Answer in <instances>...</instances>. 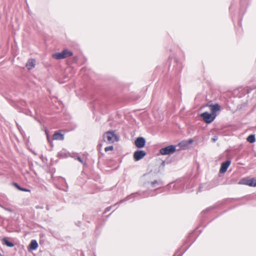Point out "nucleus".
<instances>
[{
	"label": "nucleus",
	"mask_w": 256,
	"mask_h": 256,
	"mask_svg": "<svg viewBox=\"0 0 256 256\" xmlns=\"http://www.w3.org/2000/svg\"><path fill=\"white\" fill-rule=\"evenodd\" d=\"M239 184L250 186H256V178H244L239 182Z\"/></svg>",
	"instance_id": "nucleus-8"
},
{
	"label": "nucleus",
	"mask_w": 256,
	"mask_h": 256,
	"mask_svg": "<svg viewBox=\"0 0 256 256\" xmlns=\"http://www.w3.org/2000/svg\"><path fill=\"white\" fill-rule=\"evenodd\" d=\"M72 158H74V159L78 160L82 164H84V162L83 160L80 156H76V157L73 156Z\"/></svg>",
	"instance_id": "nucleus-23"
},
{
	"label": "nucleus",
	"mask_w": 256,
	"mask_h": 256,
	"mask_svg": "<svg viewBox=\"0 0 256 256\" xmlns=\"http://www.w3.org/2000/svg\"><path fill=\"white\" fill-rule=\"evenodd\" d=\"M145 176H146L148 178L149 177V174L144 175Z\"/></svg>",
	"instance_id": "nucleus-33"
},
{
	"label": "nucleus",
	"mask_w": 256,
	"mask_h": 256,
	"mask_svg": "<svg viewBox=\"0 0 256 256\" xmlns=\"http://www.w3.org/2000/svg\"><path fill=\"white\" fill-rule=\"evenodd\" d=\"M146 154L143 150H137L134 154V158L135 161H138L144 158Z\"/></svg>",
	"instance_id": "nucleus-9"
},
{
	"label": "nucleus",
	"mask_w": 256,
	"mask_h": 256,
	"mask_svg": "<svg viewBox=\"0 0 256 256\" xmlns=\"http://www.w3.org/2000/svg\"><path fill=\"white\" fill-rule=\"evenodd\" d=\"M38 246L37 241L35 240H32L28 245V249L32 250H36L38 248Z\"/></svg>",
	"instance_id": "nucleus-14"
},
{
	"label": "nucleus",
	"mask_w": 256,
	"mask_h": 256,
	"mask_svg": "<svg viewBox=\"0 0 256 256\" xmlns=\"http://www.w3.org/2000/svg\"><path fill=\"white\" fill-rule=\"evenodd\" d=\"M46 210H49L48 206H46Z\"/></svg>",
	"instance_id": "nucleus-36"
},
{
	"label": "nucleus",
	"mask_w": 256,
	"mask_h": 256,
	"mask_svg": "<svg viewBox=\"0 0 256 256\" xmlns=\"http://www.w3.org/2000/svg\"><path fill=\"white\" fill-rule=\"evenodd\" d=\"M75 224L76 226H79L80 227L81 226V222L80 221H77L76 222H75Z\"/></svg>",
	"instance_id": "nucleus-27"
},
{
	"label": "nucleus",
	"mask_w": 256,
	"mask_h": 256,
	"mask_svg": "<svg viewBox=\"0 0 256 256\" xmlns=\"http://www.w3.org/2000/svg\"><path fill=\"white\" fill-rule=\"evenodd\" d=\"M245 12H246V10H243L242 8H240V12H239V16L240 17V18L239 22H238V24H239L240 26H242L241 21L242 20V16L244 14Z\"/></svg>",
	"instance_id": "nucleus-19"
},
{
	"label": "nucleus",
	"mask_w": 256,
	"mask_h": 256,
	"mask_svg": "<svg viewBox=\"0 0 256 256\" xmlns=\"http://www.w3.org/2000/svg\"><path fill=\"white\" fill-rule=\"evenodd\" d=\"M209 106L212 114H216V112L220 110V106L218 104H210Z\"/></svg>",
	"instance_id": "nucleus-13"
},
{
	"label": "nucleus",
	"mask_w": 256,
	"mask_h": 256,
	"mask_svg": "<svg viewBox=\"0 0 256 256\" xmlns=\"http://www.w3.org/2000/svg\"><path fill=\"white\" fill-rule=\"evenodd\" d=\"M47 139H48V141L50 142V139H49L48 136H47Z\"/></svg>",
	"instance_id": "nucleus-34"
},
{
	"label": "nucleus",
	"mask_w": 256,
	"mask_h": 256,
	"mask_svg": "<svg viewBox=\"0 0 256 256\" xmlns=\"http://www.w3.org/2000/svg\"><path fill=\"white\" fill-rule=\"evenodd\" d=\"M36 60L34 59L28 60L26 64V67L28 70H32L35 66Z\"/></svg>",
	"instance_id": "nucleus-16"
},
{
	"label": "nucleus",
	"mask_w": 256,
	"mask_h": 256,
	"mask_svg": "<svg viewBox=\"0 0 256 256\" xmlns=\"http://www.w3.org/2000/svg\"><path fill=\"white\" fill-rule=\"evenodd\" d=\"M164 164H165V162L163 161L162 163V164L164 166Z\"/></svg>",
	"instance_id": "nucleus-30"
},
{
	"label": "nucleus",
	"mask_w": 256,
	"mask_h": 256,
	"mask_svg": "<svg viewBox=\"0 0 256 256\" xmlns=\"http://www.w3.org/2000/svg\"><path fill=\"white\" fill-rule=\"evenodd\" d=\"M158 192H154V190H146V191H139L136 193L132 194L130 196H128L123 200H120L118 203H122L125 201H128L131 199L132 198H138V196H140V198H147L149 196H156Z\"/></svg>",
	"instance_id": "nucleus-1"
},
{
	"label": "nucleus",
	"mask_w": 256,
	"mask_h": 256,
	"mask_svg": "<svg viewBox=\"0 0 256 256\" xmlns=\"http://www.w3.org/2000/svg\"><path fill=\"white\" fill-rule=\"evenodd\" d=\"M114 212V210H112V213H113Z\"/></svg>",
	"instance_id": "nucleus-39"
},
{
	"label": "nucleus",
	"mask_w": 256,
	"mask_h": 256,
	"mask_svg": "<svg viewBox=\"0 0 256 256\" xmlns=\"http://www.w3.org/2000/svg\"><path fill=\"white\" fill-rule=\"evenodd\" d=\"M146 140L143 137H138L136 138L134 142V144L139 148H142L145 146Z\"/></svg>",
	"instance_id": "nucleus-10"
},
{
	"label": "nucleus",
	"mask_w": 256,
	"mask_h": 256,
	"mask_svg": "<svg viewBox=\"0 0 256 256\" xmlns=\"http://www.w3.org/2000/svg\"><path fill=\"white\" fill-rule=\"evenodd\" d=\"M230 164H231V161H230V160H229L222 162L221 164L219 172L220 174L224 173L227 170H228V168L229 167V166H230Z\"/></svg>",
	"instance_id": "nucleus-11"
},
{
	"label": "nucleus",
	"mask_w": 256,
	"mask_h": 256,
	"mask_svg": "<svg viewBox=\"0 0 256 256\" xmlns=\"http://www.w3.org/2000/svg\"><path fill=\"white\" fill-rule=\"evenodd\" d=\"M200 116L202 118L205 122L207 124H210L215 120L216 116V114L205 112L201 114Z\"/></svg>",
	"instance_id": "nucleus-3"
},
{
	"label": "nucleus",
	"mask_w": 256,
	"mask_h": 256,
	"mask_svg": "<svg viewBox=\"0 0 256 256\" xmlns=\"http://www.w3.org/2000/svg\"><path fill=\"white\" fill-rule=\"evenodd\" d=\"M35 118V120H38L39 122H40V120H38L36 118Z\"/></svg>",
	"instance_id": "nucleus-31"
},
{
	"label": "nucleus",
	"mask_w": 256,
	"mask_h": 256,
	"mask_svg": "<svg viewBox=\"0 0 256 256\" xmlns=\"http://www.w3.org/2000/svg\"><path fill=\"white\" fill-rule=\"evenodd\" d=\"M212 207H210V208H206V210H204L202 212L201 214H206V212H208V211H209L210 210H212Z\"/></svg>",
	"instance_id": "nucleus-24"
},
{
	"label": "nucleus",
	"mask_w": 256,
	"mask_h": 256,
	"mask_svg": "<svg viewBox=\"0 0 256 256\" xmlns=\"http://www.w3.org/2000/svg\"><path fill=\"white\" fill-rule=\"evenodd\" d=\"M218 139V137L217 136H214L212 138V142H216Z\"/></svg>",
	"instance_id": "nucleus-26"
},
{
	"label": "nucleus",
	"mask_w": 256,
	"mask_h": 256,
	"mask_svg": "<svg viewBox=\"0 0 256 256\" xmlns=\"http://www.w3.org/2000/svg\"><path fill=\"white\" fill-rule=\"evenodd\" d=\"M192 142V140H190V142Z\"/></svg>",
	"instance_id": "nucleus-37"
},
{
	"label": "nucleus",
	"mask_w": 256,
	"mask_h": 256,
	"mask_svg": "<svg viewBox=\"0 0 256 256\" xmlns=\"http://www.w3.org/2000/svg\"><path fill=\"white\" fill-rule=\"evenodd\" d=\"M246 140L250 143H254L256 142V137L254 134H250L248 136Z\"/></svg>",
	"instance_id": "nucleus-20"
},
{
	"label": "nucleus",
	"mask_w": 256,
	"mask_h": 256,
	"mask_svg": "<svg viewBox=\"0 0 256 256\" xmlns=\"http://www.w3.org/2000/svg\"><path fill=\"white\" fill-rule=\"evenodd\" d=\"M172 188L174 193L181 192L183 190L184 186L180 182L170 183L166 186V188L168 189Z\"/></svg>",
	"instance_id": "nucleus-7"
},
{
	"label": "nucleus",
	"mask_w": 256,
	"mask_h": 256,
	"mask_svg": "<svg viewBox=\"0 0 256 256\" xmlns=\"http://www.w3.org/2000/svg\"><path fill=\"white\" fill-rule=\"evenodd\" d=\"M114 150V146H106L104 148L105 152H108L109 150Z\"/></svg>",
	"instance_id": "nucleus-22"
},
{
	"label": "nucleus",
	"mask_w": 256,
	"mask_h": 256,
	"mask_svg": "<svg viewBox=\"0 0 256 256\" xmlns=\"http://www.w3.org/2000/svg\"><path fill=\"white\" fill-rule=\"evenodd\" d=\"M18 129L20 130V126H18Z\"/></svg>",
	"instance_id": "nucleus-35"
},
{
	"label": "nucleus",
	"mask_w": 256,
	"mask_h": 256,
	"mask_svg": "<svg viewBox=\"0 0 256 256\" xmlns=\"http://www.w3.org/2000/svg\"><path fill=\"white\" fill-rule=\"evenodd\" d=\"M26 114L27 115H30V116H32V112H31V111H30V110H28V111L26 113Z\"/></svg>",
	"instance_id": "nucleus-28"
},
{
	"label": "nucleus",
	"mask_w": 256,
	"mask_h": 256,
	"mask_svg": "<svg viewBox=\"0 0 256 256\" xmlns=\"http://www.w3.org/2000/svg\"><path fill=\"white\" fill-rule=\"evenodd\" d=\"M69 156L73 157V156H72L70 154L67 152V150L65 149L62 150L58 154V157L60 158H66Z\"/></svg>",
	"instance_id": "nucleus-12"
},
{
	"label": "nucleus",
	"mask_w": 256,
	"mask_h": 256,
	"mask_svg": "<svg viewBox=\"0 0 256 256\" xmlns=\"http://www.w3.org/2000/svg\"><path fill=\"white\" fill-rule=\"evenodd\" d=\"M102 144L101 143L98 144V146H102Z\"/></svg>",
	"instance_id": "nucleus-32"
},
{
	"label": "nucleus",
	"mask_w": 256,
	"mask_h": 256,
	"mask_svg": "<svg viewBox=\"0 0 256 256\" xmlns=\"http://www.w3.org/2000/svg\"><path fill=\"white\" fill-rule=\"evenodd\" d=\"M114 212V210H112V213H113Z\"/></svg>",
	"instance_id": "nucleus-38"
},
{
	"label": "nucleus",
	"mask_w": 256,
	"mask_h": 256,
	"mask_svg": "<svg viewBox=\"0 0 256 256\" xmlns=\"http://www.w3.org/2000/svg\"><path fill=\"white\" fill-rule=\"evenodd\" d=\"M52 138L55 140H63L64 139V135L60 132H56L53 134Z\"/></svg>",
	"instance_id": "nucleus-17"
},
{
	"label": "nucleus",
	"mask_w": 256,
	"mask_h": 256,
	"mask_svg": "<svg viewBox=\"0 0 256 256\" xmlns=\"http://www.w3.org/2000/svg\"><path fill=\"white\" fill-rule=\"evenodd\" d=\"M73 53L68 49H64L60 52H56L52 54V58L56 60L64 59L72 56Z\"/></svg>",
	"instance_id": "nucleus-2"
},
{
	"label": "nucleus",
	"mask_w": 256,
	"mask_h": 256,
	"mask_svg": "<svg viewBox=\"0 0 256 256\" xmlns=\"http://www.w3.org/2000/svg\"><path fill=\"white\" fill-rule=\"evenodd\" d=\"M2 244L8 247H13L14 244L13 242L10 241L8 238H4L2 240Z\"/></svg>",
	"instance_id": "nucleus-15"
},
{
	"label": "nucleus",
	"mask_w": 256,
	"mask_h": 256,
	"mask_svg": "<svg viewBox=\"0 0 256 256\" xmlns=\"http://www.w3.org/2000/svg\"><path fill=\"white\" fill-rule=\"evenodd\" d=\"M232 6H233L232 4H231V6L230 7V12H232V8H233Z\"/></svg>",
	"instance_id": "nucleus-29"
},
{
	"label": "nucleus",
	"mask_w": 256,
	"mask_h": 256,
	"mask_svg": "<svg viewBox=\"0 0 256 256\" xmlns=\"http://www.w3.org/2000/svg\"><path fill=\"white\" fill-rule=\"evenodd\" d=\"M114 212V210H112V213H113Z\"/></svg>",
	"instance_id": "nucleus-40"
},
{
	"label": "nucleus",
	"mask_w": 256,
	"mask_h": 256,
	"mask_svg": "<svg viewBox=\"0 0 256 256\" xmlns=\"http://www.w3.org/2000/svg\"><path fill=\"white\" fill-rule=\"evenodd\" d=\"M112 208V206H110L106 208L105 209L104 211V214H106V213L108 212H109L111 210Z\"/></svg>",
	"instance_id": "nucleus-25"
},
{
	"label": "nucleus",
	"mask_w": 256,
	"mask_h": 256,
	"mask_svg": "<svg viewBox=\"0 0 256 256\" xmlns=\"http://www.w3.org/2000/svg\"><path fill=\"white\" fill-rule=\"evenodd\" d=\"M180 248L174 254L173 256H182L184 252L186 250L182 252V253H179V251L180 250Z\"/></svg>",
	"instance_id": "nucleus-21"
},
{
	"label": "nucleus",
	"mask_w": 256,
	"mask_h": 256,
	"mask_svg": "<svg viewBox=\"0 0 256 256\" xmlns=\"http://www.w3.org/2000/svg\"><path fill=\"white\" fill-rule=\"evenodd\" d=\"M150 184L152 188H156L154 190V192H158V194L164 192V190H160V188L164 185V184L161 180H154L150 182Z\"/></svg>",
	"instance_id": "nucleus-6"
},
{
	"label": "nucleus",
	"mask_w": 256,
	"mask_h": 256,
	"mask_svg": "<svg viewBox=\"0 0 256 256\" xmlns=\"http://www.w3.org/2000/svg\"><path fill=\"white\" fill-rule=\"evenodd\" d=\"M12 185L15 186L18 190L22 192H30V190L24 188H22L16 182H13Z\"/></svg>",
	"instance_id": "nucleus-18"
},
{
	"label": "nucleus",
	"mask_w": 256,
	"mask_h": 256,
	"mask_svg": "<svg viewBox=\"0 0 256 256\" xmlns=\"http://www.w3.org/2000/svg\"><path fill=\"white\" fill-rule=\"evenodd\" d=\"M114 138H117V136L114 132L108 131L103 134L102 140L104 142L108 144L112 143L114 142Z\"/></svg>",
	"instance_id": "nucleus-4"
},
{
	"label": "nucleus",
	"mask_w": 256,
	"mask_h": 256,
	"mask_svg": "<svg viewBox=\"0 0 256 256\" xmlns=\"http://www.w3.org/2000/svg\"><path fill=\"white\" fill-rule=\"evenodd\" d=\"M176 151V146L170 145L162 148L160 152L162 155H168L174 153Z\"/></svg>",
	"instance_id": "nucleus-5"
}]
</instances>
